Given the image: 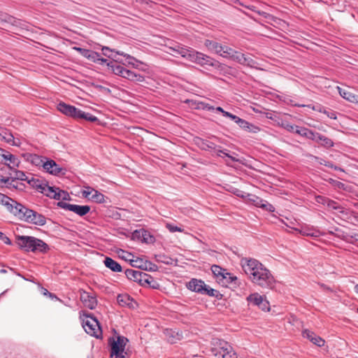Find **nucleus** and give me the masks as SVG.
Masks as SVG:
<instances>
[{"label": "nucleus", "instance_id": "1", "mask_svg": "<svg viewBox=\"0 0 358 358\" xmlns=\"http://www.w3.org/2000/svg\"><path fill=\"white\" fill-rule=\"evenodd\" d=\"M241 264L244 272L252 283L263 289H273L275 280L270 271L262 263L255 259H245Z\"/></svg>", "mask_w": 358, "mask_h": 358}, {"label": "nucleus", "instance_id": "2", "mask_svg": "<svg viewBox=\"0 0 358 358\" xmlns=\"http://www.w3.org/2000/svg\"><path fill=\"white\" fill-rule=\"evenodd\" d=\"M16 243L25 252L46 253L50 250L47 243L34 236H17Z\"/></svg>", "mask_w": 358, "mask_h": 358}, {"label": "nucleus", "instance_id": "3", "mask_svg": "<svg viewBox=\"0 0 358 358\" xmlns=\"http://www.w3.org/2000/svg\"><path fill=\"white\" fill-rule=\"evenodd\" d=\"M211 352L215 357L221 358H238L233 347L227 341L213 338L210 341Z\"/></svg>", "mask_w": 358, "mask_h": 358}, {"label": "nucleus", "instance_id": "4", "mask_svg": "<svg viewBox=\"0 0 358 358\" xmlns=\"http://www.w3.org/2000/svg\"><path fill=\"white\" fill-rule=\"evenodd\" d=\"M129 340L124 336H118L117 338H109L108 344L110 347V357L127 358V353L124 351L125 346Z\"/></svg>", "mask_w": 358, "mask_h": 358}, {"label": "nucleus", "instance_id": "5", "mask_svg": "<svg viewBox=\"0 0 358 358\" xmlns=\"http://www.w3.org/2000/svg\"><path fill=\"white\" fill-rule=\"evenodd\" d=\"M194 142L198 148H199L200 149H201L203 150L208 151L210 152H214L216 153V155L217 156H220V157L222 156L221 154H223L224 156L227 157L228 158L231 159L233 162L238 161L235 157L231 156L229 153H227V150H221L220 146H217L214 143H213L208 140L203 139L200 137H195L194 138Z\"/></svg>", "mask_w": 358, "mask_h": 358}, {"label": "nucleus", "instance_id": "6", "mask_svg": "<svg viewBox=\"0 0 358 358\" xmlns=\"http://www.w3.org/2000/svg\"><path fill=\"white\" fill-rule=\"evenodd\" d=\"M83 327L87 334L94 336L97 338H100L102 331L98 320L90 315H84L82 317Z\"/></svg>", "mask_w": 358, "mask_h": 358}, {"label": "nucleus", "instance_id": "7", "mask_svg": "<svg viewBox=\"0 0 358 358\" xmlns=\"http://www.w3.org/2000/svg\"><path fill=\"white\" fill-rule=\"evenodd\" d=\"M189 61L196 63L201 66L206 68L207 66H217L219 64L218 62L215 61L214 59L198 52L195 50H192L191 55H189Z\"/></svg>", "mask_w": 358, "mask_h": 358}, {"label": "nucleus", "instance_id": "8", "mask_svg": "<svg viewBox=\"0 0 358 358\" xmlns=\"http://www.w3.org/2000/svg\"><path fill=\"white\" fill-rule=\"evenodd\" d=\"M0 164H4L13 170L20 166V160L8 150L0 148Z\"/></svg>", "mask_w": 358, "mask_h": 358}, {"label": "nucleus", "instance_id": "9", "mask_svg": "<svg viewBox=\"0 0 358 358\" xmlns=\"http://www.w3.org/2000/svg\"><path fill=\"white\" fill-rule=\"evenodd\" d=\"M127 278L134 282H138L139 284L144 285L145 282H148L149 279H152V276L145 272L127 268L124 271Z\"/></svg>", "mask_w": 358, "mask_h": 358}, {"label": "nucleus", "instance_id": "10", "mask_svg": "<svg viewBox=\"0 0 358 358\" xmlns=\"http://www.w3.org/2000/svg\"><path fill=\"white\" fill-rule=\"evenodd\" d=\"M57 206L63 209L72 211L79 216H84L87 215L90 210V207L89 206L71 204L63 201H59L57 203Z\"/></svg>", "mask_w": 358, "mask_h": 358}, {"label": "nucleus", "instance_id": "11", "mask_svg": "<svg viewBox=\"0 0 358 358\" xmlns=\"http://www.w3.org/2000/svg\"><path fill=\"white\" fill-rule=\"evenodd\" d=\"M57 108L64 115L76 120L78 119V113L80 111L79 108L62 101L57 104Z\"/></svg>", "mask_w": 358, "mask_h": 358}, {"label": "nucleus", "instance_id": "12", "mask_svg": "<svg viewBox=\"0 0 358 358\" xmlns=\"http://www.w3.org/2000/svg\"><path fill=\"white\" fill-rule=\"evenodd\" d=\"M248 200L255 206L261 208L268 212H274V206L266 201L254 194H248Z\"/></svg>", "mask_w": 358, "mask_h": 358}, {"label": "nucleus", "instance_id": "13", "mask_svg": "<svg viewBox=\"0 0 358 358\" xmlns=\"http://www.w3.org/2000/svg\"><path fill=\"white\" fill-rule=\"evenodd\" d=\"M80 299L85 307L91 310L94 309L97 305L96 297L84 290L80 291Z\"/></svg>", "mask_w": 358, "mask_h": 358}, {"label": "nucleus", "instance_id": "14", "mask_svg": "<svg viewBox=\"0 0 358 358\" xmlns=\"http://www.w3.org/2000/svg\"><path fill=\"white\" fill-rule=\"evenodd\" d=\"M285 128L292 133L298 134L302 136H306L308 138H313V132L307 128L290 124H287Z\"/></svg>", "mask_w": 358, "mask_h": 358}, {"label": "nucleus", "instance_id": "15", "mask_svg": "<svg viewBox=\"0 0 358 358\" xmlns=\"http://www.w3.org/2000/svg\"><path fill=\"white\" fill-rule=\"evenodd\" d=\"M329 208H331L333 210H335L337 211V213L339 214L340 217L343 220H347L349 219L350 217V211L348 208L342 206L336 201H334L333 200H329L328 201V206Z\"/></svg>", "mask_w": 358, "mask_h": 358}, {"label": "nucleus", "instance_id": "16", "mask_svg": "<svg viewBox=\"0 0 358 358\" xmlns=\"http://www.w3.org/2000/svg\"><path fill=\"white\" fill-rule=\"evenodd\" d=\"M83 194L85 197H89L90 194V199L94 202L99 203H103L105 202V196L101 192L87 187L86 189L83 191Z\"/></svg>", "mask_w": 358, "mask_h": 358}, {"label": "nucleus", "instance_id": "17", "mask_svg": "<svg viewBox=\"0 0 358 358\" xmlns=\"http://www.w3.org/2000/svg\"><path fill=\"white\" fill-rule=\"evenodd\" d=\"M45 161L43 164V169L52 175H59L63 172V169L52 159L45 158Z\"/></svg>", "mask_w": 358, "mask_h": 358}, {"label": "nucleus", "instance_id": "18", "mask_svg": "<svg viewBox=\"0 0 358 358\" xmlns=\"http://www.w3.org/2000/svg\"><path fill=\"white\" fill-rule=\"evenodd\" d=\"M221 56L224 58L230 59L238 63L240 60H241L242 53L227 45H225L224 48L223 52L221 54Z\"/></svg>", "mask_w": 358, "mask_h": 358}, {"label": "nucleus", "instance_id": "19", "mask_svg": "<svg viewBox=\"0 0 358 358\" xmlns=\"http://www.w3.org/2000/svg\"><path fill=\"white\" fill-rule=\"evenodd\" d=\"M315 143H316L318 146L323 147L326 149H329L334 146V143L332 139L326 136L324 134L320 133L315 132Z\"/></svg>", "mask_w": 358, "mask_h": 358}, {"label": "nucleus", "instance_id": "20", "mask_svg": "<svg viewBox=\"0 0 358 358\" xmlns=\"http://www.w3.org/2000/svg\"><path fill=\"white\" fill-rule=\"evenodd\" d=\"M117 301L118 304L122 307L134 308L136 306V302L127 294H119L117 297Z\"/></svg>", "mask_w": 358, "mask_h": 358}, {"label": "nucleus", "instance_id": "21", "mask_svg": "<svg viewBox=\"0 0 358 358\" xmlns=\"http://www.w3.org/2000/svg\"><path fill=\"white\" fill-rule=\"evenodd\" d=\"M205 282L201 280H198L196 278H192L187 285V287L193 292H198L199 294H203Z\"/></svg>", "mask_w": 358, "mask_h": 358}, {"label": "nucleus", "instance_id": "22", "mask_svg": "<svg viewBox=\"0 0 358 358\" xmlns=\"http://www.w3.org/2000/svg\"><path fill=\"white\" fill-rule=\"evenodd\" d=\"M26 208L25 206L15 201V202L13 203V206L10 207L9 212L21 220V217H22Z\"/></svg>", "mask_w": 358, "mask_h": 358}, {"label": "nucleus", "instance_id": "23", "mask_svg": "<svg viewBox=\"0 0 358 358\" xmlns=\"http://www.w3.org/2000/svg\"><path fill=\"white\" fill-rule=\"evenodd\" d=\"M205 46L210 51L215 52L216 54H218L221 56V54L223 52L224 48L225 45H222V44L215 41L206 39L204 42Z\"/></svg>", "mask_w": 358, "mask_h": 358}, {"label": "nucleus", "instance_id": "24", "mask_svg": "<svg viewBox=\"0 0 358 358\" xmlns=\"http://www.w3.org/2000/svg\"><path fill=\"white\" fill-rule=\"evenodd\" d=\"M224 275L226 278H223L220 283H222L223 285H227V284L232 285L234 287H236L239 286L240 282L238 278L233 274L226 271L224 273Z\"/></svg>", "mask_w": 358, "mask_h": 358}, {"label": "nucleus", "instance_id": "25", "mask_svg": "<svg viewBox=\"0 0 358 358\" xmlns=\"http://www.w3.org/2000/svg\"><path fill=\"white\" fill-rule=\"evenodd\" d=\"M241 129L252 132V133H257L260 129L258 127L248 122V121L240 118L236 123Z\"/></svg>", "mask_w": 358, "mask_h": 358}, {"label": "nucleus", "instance_id": "26", "mask_svg": "<svg viewBox=\"0 0 358 358\" xmlns=\"http://www.w3.org/2000/svg\"><path fill=\"white\" fill-rule=\"evenodd\" d=\"M101 50L103 52V55L106 57H108L109 58H111L113 56L109 54V52H115L117 55L124 56V57H127V59L129 60H135V58L130 56L129 55L125 54L123 52L120 51H115V50H112L108 47L103 46L101 48ZM128 63L130 64H133V63L131 61H128Z\"/></svg>", "mask_w": 358, "mask_h": 358}, {"label": "nucleus", "instance_id": "27", "mask_svg": "<svg viewBox=\"0 0 358 358\" xmlns=\"http://www.w3.org/2000/svg\"><path fill=\"white\" fill-rule=\"evenodd\" d=\"M24 157H26L27 161L36 166H43V164L45 161V157H42L36 154H26Z\"/></svg>", "mask_w": 358, "mask_h": 358}, {"label": "nucleus", "instance_id": "28", "mask_svg": "<svg viewBox=\"0 0 358 358\" xmlns=\"http://www.w3.org/2000/svg\"><path fill=\"white\" fill-rule=\"evenodd\" d=\"M105 266L113 272L122 271L121 265L110 257H106L103 261Z\"/></svg>", "mask_w": 358, "mask_h": 358}, {"label": "nucleus", "instance_id": "29", "mask_svg": "<svg viewBox=\"0 0 358 358\" xmlns=\"http://www.w3.org/2000/svg\"><path fill=\"white\" fill-rule=\"evenodd\" d=\"M108 67L112 73L123 78L126 69L122 66H120L114 62H109V63H108Z\"/></svg>", "mask_w": 358, "mask_h": 358}, {"label": "nucleus", "instance_id": "30", "mask_svg": "<svg viewBox=\"0 0 358 358\" xmlns=\"http://www.w3.org/2000/svg\"><path fill=\"white\" fill-rule=\"evenodd\" d=\"M211 271L213 275L216 277L219 283L222 281V280H223V278H226L224 273L227 271V270L222 268L221 266L214 264L211 266Z\"/></svg>", "mask_w": 358, "mask_h": 358}, {"label": "nucleus", "instance_id": "31", "mask_svg": "<svg viewBox=\"0 0 358 358\" xmlns=\"http://www.w3.org/2000/svg\"><path fill=\"white\" fill-rule=\"evenodd\" d=\"M315 345L320 348V352L325 355L328 354L329 352V346L326 345L325 341L320 337V336H315Z\"/></svg>", "mask_w": 358, "mask_h": 358}, {"label": "nucleus", "instance_id": "32", "mask_svg": "<svg viewBox=\"0 0 358 358\" xmlns=\"http://www.w3.org/2000/svg\"><path fill=\"white\" fill-rule=\"evenodd\" d=\"M329 182L332 185V186L335 189H336L338 190H343V191L348 192H350L352 190V186H350L348 184L343 183L340 181L330 178Z\"/></svg>", "mask_w": 358, "mask_h": 358}, {"label": "nucleus", "instance_id": "33", "mask_svg": "<svg viewBox=\"0 0 358 358\" xmlns=\"http://www.w3.org/2000/svg\"><path fill=\"white\" fill-rule=\"evenodd\" d=\"M123 78L136 82H143L144 80V77L143 76L137 74L128 69H126Z\"/></svg>", "mask_w": 358, "mask_h": 358}, {"label": "nucleus", "instance_id": "34", "mask_svg": "<svg viewBox=\"0 0 358 358\" xmlns=\"http://www.w3.org/2000/svg\"><path fill=\"white\" fill-rule=\"evenodd\" d=\"M34 215L31 217L32 222L31 224L38 225V226H44L46 224V217L36 211L34 210Z\"/></svg>", "mask_w": 358, "mask_h": 358}, {"label": "nucleus", "instance_id": "35", "mask_svg": "<svg viewBox=\"0 0 358 358\" xmlns=\"http://www.w3.org/2000/svg\"><path fill=\"white\" fill-rule=\"evenodd\" d=\"M338 91L339 92V94L345 99L350 101V102H355V101L357 100V95L352 94L350 91L343 89L341 87H338Z\"/></svg>", "mask_w": 358, "mask_h": 358}, {"label": "nucleus", "instance_id": "36", "mask_svg": "<svg viewBox=\"0 0 358 358\" xmlns=\"http://www.w3.org/2000/svg\"><path fill=\"white\" fill-rule=\"evenodd\" d=\"M27 182L34 188L37 189L39 192L40 190H42L43 188V186L45 185V182L39 179V178H35L34 177H31V178H28Z\"/></svg>", "mask_w": 358, "mask_h": 358}, {"label": "nucleus", "instance_id": "37", "mask_svg": "<svg viewBox=\"0 0 358 358\" xmlns=\"http://www.w3.org/2000/svg\"><path fill=\"white\" fill-rule=\"evenodd\" d=\"M13 176H12V173H10V182H13L15 180H24L27 181L29 177L25 175V173L22 171H18L16 169H13Z\"/></svg>", "mask_w": 358, "mask_h": 358}, {"label": "nucleus", "instance_id": "38", "mask_svg": "<svg viewBox=\"0 0 358 358\" xmlns=\"http://www.w3.org/2000/svg\"><path fill=\"white\" fill-rule=\"evenodd\" d=\"M202 294H206L209 296H213L217 299H220L222 297V294H220L219 291L210 287L207 285H205V287H204Z\"/></svg>", "mask_w": 358, "mask_h": 358}, {"label": "nucleus", "instance_id": "39", "mask_svg": "<svg viewBox=\"0 0 358 358\" xmlns=\"http://www.w3.org/2000/svg\"><path fill=\"white\" fill-rule=\"evenodd\" d=\"M263 296H261L258 293H253V294H250L248 297H247V301L255 305V306H257L259 307L260 303L262 302V299H263Z\"/></svg>", "mask_w": 358, "mask_h": 358}, {"label": "nucleus", "instance_id": "40", "mask_svg": "<svg viewBox=\"0 0 358 358\" xmlns=\"http://www.w3.org/2000/svg\"><path fill=\"white\" fill-rule=\"evenodd\" d=\"M238 64L248 66L250 68H256V66L257 64V62L255 61L253 59H252L250 57L245 56L244 54L242 53V58L241 60L238 62Z\"/></svg>", "mask_w": 358, "mask_h": 358}, {"label": "nucleus", "instance_id": "41", "mask_svg": "<svg viewBox=\"0 0 358 358\" xmlns=\"http://www.w3.org/2000/svg\"><path fill=\"white\" fill-rule=\"evenodd\" d=\"M80 119H83V120H85L90 122H95L99 121L98 118L96 116L92 115L91 113H85L81 110H80V111L78 113L77 120H80Z\"/></svg>", "mask_w": 358, "mask_h": 358}, {"label": "nucleus", "instance_id": "42", "mask_svg": "<svg viewBox=\"0 0 358 358\" xmlns=\"http://www.w3.org/2000/svg\"><path fill=\"white\" fill-rule=\"evenodd\" d=\"M58 189V187H50L47 183L45 184L42 190L40 192L45 194L51 199H53L54 193Z\"/></svg>", "mask_w": 358, "mask_h": 358}, {"label": "nucleus", "instance_id": "43", "mask_svg": "<svg viewBox=\"0 0 358 358\" xmlns=\"http://www.w3.org/2000/svg\"><path fill=\"white\" fill-rule=\"evenodd\" d=\"M15 200L8 197V196L0 193V204L3 205L6 207L7 210H10V207L13 206V203Z\"/></svg>", "mask_w": 358, "mask_h": 358}, {"label": "nucleus", "instance_id": "44", "mask_svg": "<svg viewBox=\"0 0 358 358\" xmlns=\"http://www.w3.org/2000/svg\"><path fill=\"white\" fill-rule=\"evenodd\" d=\"M53 199L56 200H69L70 196L69 193L64 190H62L58 187V189L54 193Z\"/></svg>", "mask_w": 358, "mask_h": 358}, {"label": "nucleus", "instance_id": "45", "mask_svg": "<svg viewBox=\"0 0 358 358\" xmlns=\"http://www.w3.org/2000/svg\"><path fill=\"white\" fill-rule=\"evenodd\" d=\"M138 233H141L142 241L144 243H153L155 240L154 236L150 235V232L147 230L141 229H140V232Z\"/></svg>", "mask_w": 358, "mask_h": 358}, {"label": "nucleus", "instance_id": "46", "mask_svg": "<svg viewBox=\"0 0 358 358\" xmlns=\"http://www.w3.org/2000/svg\"><path fill=\"white\" fill-rule=\"evenodd\" d=\"M315 110L320 113H324V115H327V117L330 118V119H333V120H336V113L331 109H325L321 106H319L318 108H315Z\"/></svg>", "mask_w": 358, "mask_h": 358}, {"label": "nucleus", "instance_id": "47", "mask_svg": "<svg viewBox=\"0 0 358 358\" xmlns=\"http://www.w3.org/2000/svg\"><path fill=\"white\" fill-rule=\"evenodd\" d=\"M315 161L317 162L320 164H324L326 166L334 169V170L344 172V170L342 168L334 166L330 162H326V161L323 160L322 159L319 158L317 157H315Z\"/></svg>", "mask_w": 358, "mask_h": 358}, {"label": "nucleus", "instance_id": "48", "mask_svg": "<svg viewBox=\"0 0 358 358\" xmlns=\"http://www.w3.org/2000/svg\"><path fill=\"white\" fill-rule=\"evenodd\" d=\"M176 52H177L179 55H180L182 57L186 59H189V55H191L192 51V48H186L184 47H178V49H174Z\"/></svg>", "mask_w": 358, "mask_h": 358}, {"label": "nucleus", "instance_id": "49", "mask_svg": "<svg viewBox=\"0 0 358 358\" xmlns=\"http://www.w3.org/2000/svg\"><path fill=\"white\" fill-rule=\"evenodd\" d=\"M34 210L26 208V210H24V213L22 217H21V221H24L31 224V222H32L31 217L34 215Z\"/></svg>", "mask_w": 358, "mask_h": 358}, {"label": "nucleus", "instance_id": "50", "mask_svg": "<svg viewBox=\"0 0 358 358\" xmlns=\"http://www.w3.org/2000/svg\"><path fill=\"white\" fill-rule=\"evenodd\" d=\"M99 54L98 52L90 50L85 58L96 63L97 59H99Z\"/></svg>", "mask_w": 358, "mask_h": 358}, {"label": "nucleus", "instance_id": "51", "mask_svg": "<svg viewBox=\"0 0 358 358\" xmlns=\"http://www.w3.org/2000/svg\"><path fill=\"white\" fill-rule=\"evenodd\" d=\"M3 138L8 143H12L13 145H18V144L15 141L14 136L11 134L5 133V135L3 136Z\"/></svg>", "mask_w": 358, "mask_h": 358}, {"label": "nucleus", "instance_id": "52", "mask_svg": "<svg viewBox=\"0 0 358 358\" xmlns=\"http://www.w3.org/2000/svg\"><path fill=\"white\" fill-rule=\"evenodd\" d=\"M315 200L318 203L328 206L330 199L323 196H315Z\"/></svg>", "mask_w": 358, "mask_h": 358}, {"label": "nucleus", "instance_id": "53", "mask_svg": "<svg viewBox=\"0 0 358 358\" xmlns=\"http://www.w3.org/2000/svg\"><path fill=\"white\" fill-rule=\"evenodd\" d=\"M166 227L169 230L170 232H176V231H179V232H182L183 231V229H181L180 227H178L177 226H174L173 224H171V223H167L166 224Z\"/></svg>", "mask_w": 358, "mask_h": 358}, {"label": "nucleus", "instance_id": "54", "mask_svg": "<svg viewBox=\"0 0 358 358\" xmlns=\"http://www.w3.org/2000/svg\"><path fill=\"white\" fill-rule=\"evenodd\" d=\"M259 308L264 311H269L270 307H269L268 301L267 300H266L265 299H263L259 306Z\"/></svg>", "mask_w": 358, "mask_h": 358}, {"label": "nucleus", "instance_id": "55", "mask_svg": "<svg viewBox=\"0 0 358 358\" xmlns=\"http://www.w3.org/2000/svg\"><path fill=\"white\" fill-rule=\"evenodd\" d=\"M13 19V18L11 16L3 15L0 12V25H2L3 22H10L13 23V22H12Z\"/></svg>", "mask_w": 358, "mask_h": 358}, {"label": "nucleus", "instance_id": "56", "mask_svg": "<svg viewBox=\"0 0 358 358\" xmlns=\"http://www.w3.org/2000/svg\"><path fill=\"white\" fill-rule=\"evenodd\" d=\"M302 335L303 337L308 338L311 342L313 341V333L310 331L305 329L303 331Z\"/></svg>", "mask_w": 358, "mask_h": 358}, {"label": "nucleus", "instance_id": "57", "mask_svg": "<svg viewBox=\"0 0 358 358\" xmlns=\"http://www.w3.org/2000/svg\"><path fill=\"white\" fill-rule=\"evenodd\" d=\"M148 285L150 287L157 289L159 287L157 282L155 280V279L152 277V279H149L148 282H145V285Z\"/></svg>", "mask_w": 358, "mask_h": 358}, {"label": "nucleus", "instance_id": "58", "mask_svg": "<svg viewBox=\"0 0 358 358\" xmlns=\"http://www.w3.org/2000/svg\"><path fill=\"white\" fill-rule=\"evenodd\" d=\"M0 184H6V185H11V182H10V177L9 176H3L0 174Z\"/></svg>", "mask_w": 358, "mask_h": 358}, {"label": "nucleus", "instance_id": "59", "mask_svg": "<svg viewBox=\"0 0 358 358\" xmlns=\"http://www.w3.org/2000/svg\"><path fill=\"white\" fill-rule=\"evenodd\" d=\"M74 50H76V51H78V52H80V54L86 57L87 56V54L88 53L89 50L88 49H85V48H78V47H75L73 48Z\"/></svg>", "mask_w": 358, "mask_h": 358}, {"label": "nucleus", "instance_id": "60", "mask_svg": "<svg viewBox=\"0 0 358 358\" xmlns=\"http://www.w3.org/2000/svg\"><path fill=\"white\" fill-rule=\"evenodd\" d=\"M0 239L2 240L3 241V243L7 244V245H10L11 244V241L10 240V238L8 236H6L1 231H0Z\"/></svg>", "mask_w": 358, "mask_h": 358}, {"label": "nucleus", "instance_id": "61", "mask_svg": "<svg viewBox=\"0 0 358 358\" xmlns=\"http://www.w3.org/2000/svg\"><path fill=\"white\" fill-rule=\"evenodd\" d=\"M224 117L230 118L231 120L234 121L236 123H237L238 120L240 119L239 117H238V116H236L235 115H233V114H231V113H230L229 112L225 113V116Z\"/></svg>", "mask_w": 358, "mask_h": 358}, {"label": "nucleus", "instance_id": "62", "mask_svg": "<svg viewBox=\"0 0 358 358\" xmlns=\"http://www.w3.org/2000/svg\"><path fill=\"white\" fill-rule=\"evenodd\" d=\"M200 104H201V106H199V108H202L203 109H206L208 110H215V108L208 103H205L201 102V103H200Z\"/></svg>", "mask_w": 358, "mask_h": 358}, {"label": "nucleus", "instance_id": "63", "mask_svg": "<svg viewBox=\"0 0 358 358\" xmlns=\"http://www.w3.org/2000/svg\"><path fill=\"white\" fill-rule=\"evenodd\" d=\"M319 286L324 291L332 292L333 289L328 287L327 285L322 284V283H318Z\"/></svg>", "mask_w": 358, "mask_h": 358}, {"label": "nucleus", "instance_id": "64", "mask_svg": "<svg viewBox=\"0 0 358 358\" xmlns=\"http://www.w3.org/2000/svg\"><path fill=\"white\" fill-rule=\"evenodd\" d=\"M137 232H140V229L139 230H135L134 231V233H133L134 238H137V239L141 240L142 241L141 233L138 234Z\"/></svg>", "mask_w": 358, "mask_h": 358}]
</instances>
